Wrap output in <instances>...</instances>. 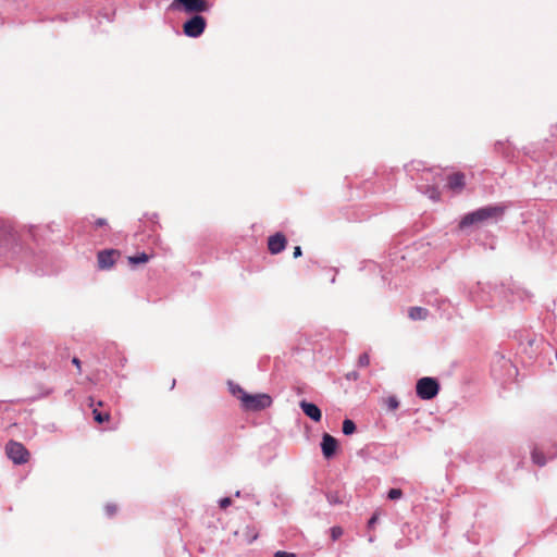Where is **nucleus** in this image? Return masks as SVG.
Segmentation results:
<instances>
[{"mask_svg":"<svg viewBox=\"0 0 557 557\" xmlns=\"http://www.w3.org/2000/svg\"><path fill=\"white\" fill-rule=\"evenodd\" d=\"M504 213V209L499 206H488L480 208L471 213L466 214L459 223L460 228L468 227L473 224L482 223L490 219H496Z\"/></svg>","mask_w":557,"mask_h":557,"instance_id":"obj_1","label":"nucleus"},{"mask_svg":"<svg viewBox=\"0 0 557 557\" xmlns=\"http://www.w3.org/2000/svg\"><path fill=\"white\" fill-rule=\"evenodd\" d=\"M417 395L424 400L433 399L440 392V384L434 377L424 376L417 382Z\"/></svg>","mask_w":557,"mask_h":557,"instance_id":"obj_2","label":"nucleus"},{"mask_svg":"<svg viewBox=\"0 0 557 557\" xmlns=\"http://www.w3.org/2000/svg\"><path fill=\"white\" fill-rule=\"evenodd\" d=\"M5 454L15 465H24L28 462L30 458V454L26 447L22 443L13 440L7 443Z\"/></svg>","mask_w":557,"mask_h":557,"instance_id":"obj_3","label":"nucleus"},{"mask_svg":"<svg viewBox=\"0 0 557 557\" xmlns=\"http://www.w3.org/2000/svg\"><path fill=\"white\" fill-rule=\"evenodd\" d=\"M239 399L247 410H262L270 407L272 404V398L268 394H244L239 396Z\"/></svg>","mask_w":557,"mask_h":557,"instance_id":"obj_4","label":"nucleus"},{"mask_svg":"<svg viewBox=\"0 0 557 557\" xmlns=\"http://www.w3.org/2000/svg\"><path fill=\"white\" fill-rule=\"evenodd\" d=\"M206 20L199 14H195L191 18L186 21L183 25L184 34L188 37H199L206 28Z\"/></svg>","mask_w":557,"mask_h":557,"instance_id":"obj_5","label":"nucleus"},{"mask_svg":"<svg viewBox=\"0 0 557 557\" xmlns=\"http://www.w3.org/2000/svg\"><path fill=\"white\" fill-rule=\"evenodd\" d=\"M121 257L117 249H104L97 253V263L100 270L111 269Z\"/></svg>","mask_w":557,"mask_h":557,"instance_id":"obj_6","label":"nucleus"},{"mask_svg":"<svg viewBox=\"0 0 557 557\" xmlns=\"http://www.w3.org/2000/svg\"><path fill=\"white\" fill-rule=\"evenodd\" d=\"M181 4L186 13H201L209 10L207 0H174L172 7Z\"/></svg>","mask_w":557,"mask_h":557,"instance_id":"obj_7","label":"nucleus"},{"mask_svg":"<svg viewBox=\"0 0 557 557\" xmlns=\"http://www.w3.org/2000/svg\"><path fill=\"white\" fill-rule=\"evenodd\" d=\"M286 237L282 233H276L269 237L268 249L272 255H277L286 248Z\"/></svg>","mask_w":557,"mask_h":557,"instance_id":"obj_8","label":"nucleus"},{"mask_svg":"<svg viewBox=\"0 0 557 557\" xmlns=\"http://www.w3.org/2000/svg\"><path fill=\"white\" fill-rule=\"evenodd\" d=\"M466 186V176L462 172H455L447 176V187L456 194L462 191Z\"/></svg>","mask_w":557,"mask_h":557,"instance_id":"obj_9","label":"nucleus"},{"mask_svg":"<svg viewBox=\"0 0 557 557\" xmlns=\"http://www.w3.org/2000/svg\"><path fill=\"white\" fill-rule=\"evenodd\" d=\"M321 448L325 458H331L337 448V440L332 435L325 433L322 437Z\"/></svg>","mask_w":557,"mask_h":557,"instance_id":"obj_10","label":"nucleus"},{"mask_svg":"<svg viewBox=\"0 0 557 557\" xmlns=\"http://www.w3.org/2000/svg\"><path fill=\"white\" fill-rule=\"evenodd\" d=\"M301 410L306 416L312 419L315 422H319L322 418L321 410L319 407L312 403H308L306 400H301L299 404Z\"/></svg>","mask_w":557,"mask_h":557,"instance_id":"obj_11","label":"nucleus"},{"mask_svg":"<svg viewBox=\"0 0 557 557\" xmlns=\"http://www.w3.org/2000/svg\"><path fill=\"white\" fill-rule=\"evenodd\" d=\"M429 311L422 307H411L408 311V315L411 320H424L428 318Z\"/></svg>","mask_w":557,"mask_h":557,"instance_id":"obj_12","label":"nucleus"},{"mask_svg":"<svg viewBox=\"0 0 557 557\" xmlns=\"http://www.w3.org/2000/svg\"><path fill=\"white\" fill-rule=\"evenodd\" d=\"M92 416L94 420L99 424L109 422L111 419V414L109 412H101L98 410V408H92Z\"/></svg>","mask_w":557,"mask_h":557,"instance_id":"obj_13","label":"nucleus"},{"mask_svg":"<svg viewBox=\"0 0 557 557\" xmlns=\"http://www.w3.org/2000/svg\"><path fill=\"white\" fill-rule=\"evenodd\" d=\"M150 258L151 257L149 255L141 252L136 256H129L127 258V260L132 265H136V264H140V263H147L150 260Z\"/></svg>","mask_w":557,"mask_h":557,"instance_id":"obj_14","label":"nucleus"},{"mask_svg":"<svg viewBox=\"0 0 557 557\" xmlns=\"http://www.w3.org/2000/svg\"><path fill=\"white\" fill-rule=\"evenodd\" d=\"M356 432V424L350 419H345L343 421V433L345 435H351Z\"/></svg>","mask_w":557,"mask_h":557,"instance_id":"obj_15","label":"nucleus"},{"mask_svg":"<svg viewBox=\"0 0 557 557\" xmlns=\"http://www.w3.org/2000/svg\"><path fill=\"white\" fill-rule=\"evenodd\" d=\"M532 460L537 466H544L546 463L544 455L537 448L533 449L532 451Z\"/></svg>","mask_w":557,"mask_h":557,"instance_id":"obj_16","label":"nucleus"},{"mask_svg":"<svg viewBox=\"0 0 557 557\" xmlns=\"http://www.w3.org/2000/svg\"><path fill=\"white\" fill-rule=\"evenodd\" d=\"M386 406L389 410L394 411L399 407V401L395 396H389L386 399Z\"/></svg>","mask_w":557,"mask_h":557,"instance_id":"obj_17","label":"nucleus"},{"mask_svg":"<svg viewBox=\"0 0 557 557\" xmlns=\"http://www.w3.org/2000/svg\"><path fill=\"white\" fill-rule=\"evenodd\" d=\"M370 364V356L368 352H363L358 358V366L361 368H366Z\"/></svg>","mask_w":557,"mask_h":557,"instance_id":"obj_18","label":"nucleus"},{"mask_svg":"<svg viewBox=\"0 0 557 557\" xmlns=\"http://www.w3.org/2000/svg\"><path fill=\"white\" fill-rule=\"evenodd\" d=\"M403 496V491L400 488H392L388 491L387 497L392 500L399 499Z\"/></svg>","mask_w":557,"mask_h":557,"instance_id":"obj_19","label":"nucleus"},{"mask_svg":"<svg viewBox=\"0 0 557 557\" xmlns=\"http://www.w3.org/2000/svg\"><path fill=\"white\" fill-rule=\"evenodd\" d=\"M343 535V529L341 527H333L331 529V537L332 540L336 541Z\"/></svg>","mask_w":557,"mask_h":557,"instance_id":"obj_20","label":"nucleus"},{"mask_svg":"<svg viewBox=\"0 0 557 557\" xmlns=\"http://www.w3.org/2000/svg\"><path fill=\"white\" fill-rule=\"evenodd\" d=\"M425 193L429 194L430 198H432L433 200L440 199V191L436 187H429Z\"/></svg>","mask_w":557,"mask_h":557,"instance_id":"obj_21","label":"nucleus"},{"mask_svg":"<svg viewBox=\"0 0 557 557\" xmlns=\"http://www.w3.org/2000/svg\"><path fill=\"white\" fill-rule=\"evenodd\" d=\"M231 391L233 393V395H235L236 397L239 398V396L244 395V394H247L240 386L236 385V386H232L231 387Z\"/></svg>","mask_w":557,"mask_h":557,"instance_id":"obj_22","label":"nucleus"},{"mask_svg":"<svg viewBox=\"0 0 557 557\" xmlns=\"http://www.w3.org/2000/svg\"><path fill=\"white\" fill-rule=\"evenodd\" d=\"M231 504H232V500H231V498H228V497L222 498V499L220 500V507H221L222 509H226Z\"/></svg>","mask_w":557,"mask_h":557,"instance_id":"obj_23","label":"nucleus"},{"mask_svg":"<svg viewBox=\"0 0 557 557\" xmlns=\"http://www.w3.org/2000/svg\"><path fill=\"white\" fill-rule=\"evenodd\" d=\"M274 557H296V555L294 553L278 550L274 554Z\"/></svg>","mask_w":557,"mask_h":557,"instance_id":"obj_24","label":"nucleus"},{"mask_svg":"<svg viewBox=\"0 0 557 557\" xmlns=\"http://www.w3.org/2000/svg\"><path fill=\"white\" fill-rule=\"evenodd\" d=\"M106 511L109 517L113 516L116 512V506L114 505H107Z\"/></svg>","mask_w":557,"mask_h":557,"instance_id":"obj_25","label":"nucleus"},{"mask_svg":"<svg viewBox=\"0 0 557 557\" xmlns=\"http://www.w3.org/2000/svg\"><path fill=\"white\" fill-rule=\"evenodd\" d=\"M377 519H379V515L375 512V513L370 518V520H369V522H368V527H369L370 529L374 528V524L376 523Z\"/></svg>","mask_w":557,"mask_h":557,"instance_id":"obj_26","label":"nucleus"},{"mask_svg":"<svg viewBox=\"0 0 557 557\" xmlns=\"http://www.w3.org/2000/svg\"><path fill=\"white\" fill-rule=\"evenodd\" d=\"M72 363L77 368L78 373H81L82 372L81 360L77 357H74L72 359Z\"/></svg>","mask_w":557,"mask_h":557,"instance_id":"obj_27","label":"nucleus"},{"mask_svg":"<svg viewBox=\"0 0 557 557\" xmlns=\"http://www.w3.org/2000/svg\"><path fill=\"white\" fill-rule=\"evenodd\" d=\"M95 225H96L97 227L104 226V225H107V220H106V219H102V218L97 219V220H96V222H95Z\"/></svg>","mask_w":557,"mask_h":557,"instance_id":"obj_28","label":"nucleus"},{"mask_svg":"<svg viewBox=\"0 0 557 557\" xmlns=\"http://www.w3.org/2000/svg\"><path fill=\"white\" fill-rule=\"evenodd\" d=\"M346 376L348 380H357L359 377V374H358V372L352 371V372L347 373Z\"/></svg>","mask_w":557,"mask_h":557,"instance_id":"obj_29","label":"nucleus"},{"mask_svg":"<svg viewBox=\"0 0 557 557\" xmlns=\"http://www.w3.org/2000/svg\"><path fill=\"white\" fill-rule=\"evenodd\" d=\"M301 253H302L301 248H300L299 246H296V247L294 248V252H293L294 258H298V257H300V256H301Z\"/></svg>","mask_w":557,"mask_h":557,"instance_id":"obj_30","label":"nucleus"},{"mask_svg":"<svg viewBox=\"0 0 557 557\" xmlns=\"http://www.w3.org/2000/svg\"><path fill=\"white\" fill-rule=\"evenodd\" d=\"M88 400H89V407H94V401H95V400H94V398H92V397H89V399H88Z\"/></svg>","mask_w":557,"mask_h":557,"instance_id":"obj_31","label":"nucleus"},{"mask_svg":"<svg viewBox=\"0 0 557 557\" xmlns=\"http://www.w3.org/2000/svg\"><path fill=\"white\" fill-rule=\"evenodd\" d=\"M329 499H330L331 503H336L337 502V498L329 497Z\"/></svg>","mask_w":557,"mask_h":557,"instance_id":"obj_32","label":"nucleus"},{"mask_svg":"<svg viewBox=\"0 0 557 557\" xmlns=\"http://www.w3.org/2000/svg\"><path fill=\"white\" fill-rule=\"evenodd\" d=\"M256 539H257V534H253V535L251 536V539L249 540V542H251V541H253V540H256Z\"/></svg>","mask_w":557,"mask_h":557,"instance_id":"obj_33","label":"nucleus"},{"mask_svg":"<svg viewBox=\"0 0 557 557\" xmlns=\"http://www.w3.org/2000/svg\"><path fill=\"white\" fill-rule=\"evenodd\" d=\"M102 405H103V403H102V401H98V403H97V406H98V407H101Z\"/></svg>","mask_w":557,"mask_h":557,"instance_id":"obj_34","label":"nucleus"},{"mask_svg":"<svg viewBox=\"0 0 557 557\" xmlns=\"http://www.w3.org/2000/svg\"><path fill=\"white\" fill-rule=\"evenodd\" d=\"M556 360H557V350H556Z\"/></svg>","mask_w":557,"mask_h":557,"instance_id":"obj_35","label":"nucleus"}]
</instances>
